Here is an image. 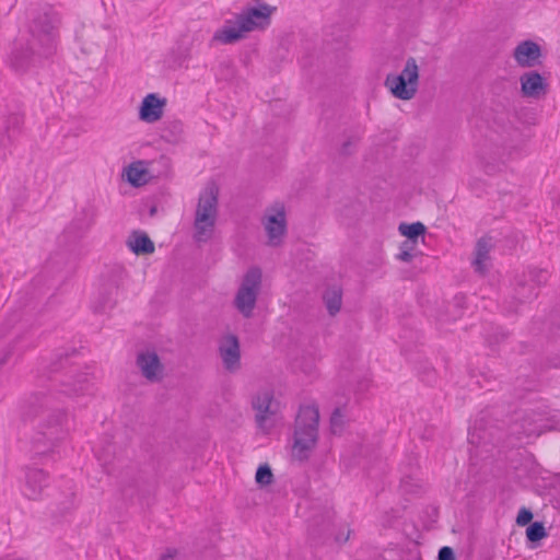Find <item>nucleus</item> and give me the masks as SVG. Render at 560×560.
<instances>
[{"mask_svg":"<svg viewBox=\"0 0 560 560\" xmlns=\"http://www.w3.org/2000/svg\"><path fill=\"white\" fill-rule=\"evenodd\" d=\"M23 419L33 425L32 447L36 455L52 453L69 434V417L52 394L35 392L27 399Z\"/></svg>","mask_w":560,"mask_h":560,"instance_id":"nucleus-1","label":"nucleus"},{"mask_svg":"<svg viewBox=\"0 0 560 560\" xmlns=\"http://www.w3.org/2000/svg\"><path fill=\"white\" fill-rule=\"evenodd\" d=\"M61 18L50 4L40 5L33 12L28 37L15 43L10 65L16 72H25L42 59L56 52Z\"/></svg>","mask_w":560,"mask_h":560,"instance_id":"nucleus-2","label":"nucleus"},{"mask_svg":"<svg viewBox=\"0 0 560 560\" xmlns=\"http://www.w3.org/2000/svg\"><path fill=\"white\" fill-rule=\"evenodd\" d=\"M276 7H271L261 0H255L254 7H247L235 16V21L228 20L225 25L218 30L212 40L222 44H233L243 39L246 33L262 30L270 24L271 14Z\"/></svg>","mask_w":560,"mask_h":560,"instance_id":"nucleus-3","label":"nucleus"},{"mask_svg":"<svg viewBox=\"0 0 560 560\" xmlns=\"http://www.w3.org/2000/svg\"><path fill=\"white\" fill-rule=\"evenodd\" d=\"M69 353L59 355L48 366L51 385L45 393L52 394L58 402L61 400V397L71 398L89 393L92 385L88 374L77 373L73 370H69Z\"/></svg>","mask_w":560,"mask_h":560,"instance_id":"nucleus-4","label":"nucleus"},{"mask_svg":"<svg viewBox=\"0 0 560 560\" xmlns=\"http://www.w3.org/2000/svg\"><path fill=\"white\" fill-rule=\"evenodd\" d=\"M219 187L215 183H208L200 192L196 213L194 229V238L197 243L208 242L213 234L218 217Z\"/></svg>","mask_w":560,"mask_h":560,"instance_id":"nucleus-5","label":"nucleus"},{"mask_svg":"<svg viewBox=\"0 0 560 560\" xmlns=\"http://www.w3.org/2000/svg\"><path fill=\"white\" fill-rule=\"evenodd\" d=\"M319 411L315 405L301 406L295 418L293 452L300 459L307 458L318 439Z\"/></svg>","mask_w":560,"mask_h":560,"instance_id":"nucleus-6","label":"nucleus"},{"mask_svg":"<svg viewBox=\"0 0 560 560\" xmlns=\"http://www.w3.org/2000/svg\"><path fill=\"white\" fill-rule=\"evenodd\" d=\"M262 273L260 268L252 267L244 275L241 285L234 298L235 308L245 318H250L261 289Z\"/></svg>","mask_w":560,"mask_h":560,"instance_id":"nucleus-7","label":"nucleus"},{"mask_svg":"<svg viewBox=\"0 0 560 560\" xmlns=\"http://www.w3.org/2000/svg\"><path fill=\"white\" fill-rule=\"evenodd\" d=\"M257 427L268 431L275 425L276 417L280 411V402L275 399L273 390L265 388L259 390L252 399Z\"/></svg>","mask_w":560,"mask_h":560,"instance_id":"nucleus-8","label":"nucleus"},{"mask_svg":"<svg viewBox=\"0 0 560 560\" xmlns=\"http://www.w3.org/2000/svg\"><path fill=\"white\" fill-rule=\"evenodd\" d=\"M262 224L268 236V244L278 246L287 233L285 208L281 202H276L266 209Z\"/></svg>","mask_w":560,"mask_h":560,"instance_id":"nucleus-9","label":"nucleus"},{"mask_svg":"<svg viewBox=\"0 0 560 560\" xmlns=\"http://www.w3.org/2000/svg\"><path fill=\"white\" fill-rule=\"evenodd\" d=\"M219 353L226 371L235 372L241 368V349L237 336L230 334L223 337L219 346Z\"/></svg>","mask_w":560,"mask_h":560,"instance_id":"nucleus-10","label":"nucleus"},{"mask_svg":"<svg viewBox=\"0 0 560 560\" xmlns=\"http://www.w3.org/2000/svg\"><path fill=\"white\" fill-rule=\"evenodd\" d=\"M541 48L530 39L521 42L513 51V58L522 68H533L541 63Z\"/></svg>","mask_w":560,"mask_h":560,"instance_id":"nucleus-11","label":"nucleus"},{"mask_svg":"<svg viewBox=\"0 0 560 560\" xmlns=\"http://www.w3.org/2000/svg\"><path fill=\"white\" fill-rule=\"evenodd\" d=\"M141 374L150 382H159L163 376L164 366L155 351L139 352L136 360Z\"/></svg>","mask_w":560,"mask_h":560,"instance_id":"nucleus-12","label":"nucleus"},{"mask_svg":"<svg viewBox=\"0 0 560 560\" xmlns=\"http://www.w3.org/2000/svg\"><path fill=\"white\" fill-rule=\"evenodd\" d=\"M48 486V474L40 468H26L23 493L30 500H38Z\"/></svg>","mask_w":560,"mask_h":560,"instance_id":"nucleus-13","label":"nucleus"},{"mask_svg":"<svg viewBox=\"0 0 560 560\" xmlns=\"http://www.w3.org/2000/svg\"><path fill=\"white\" fill-rule=\"evenodd\" d=\"M165 105V98L159 97L155 93L148 94L139 107V119L148 124L160 120Z\"/></svg>","mask_w":560,"mask_h":560,"instance_id":"nucleus-14","label":"nucleus"},{"mask_svg":"<svg viewBox=\"0 0 560 560\" xmlns=\"http://www.w3.org/2000/svg\"><path fill=\"white\" fill-rule=\"evenodd\" d=\"M521 92L525 97L539 98L547 93L548 84L537 71L525 72L520 78Z\"/></svg>","mask_w":560,"mask_h":560,"instance_id":"nucleus-15","label":"nucleus"},{"mask_svg":"<svg viewBox=\"0 0 560 560\" xmlns=\"http://www.w3.org/2000/svg\"><path fill=\"white\" fill-rule=\"evenodd\" d=\"M385 86L389 89L396 98L402 101L411 100L418 91V88L409 84V82H407L402 75L394 73H390L386 77Z\"/></svg>","mask_w":560,"mask_h":560,"instance_id":"nucleus-16","label":"nucleus"},{"mask_svg":"<svg viewBox=\"0 0 560 560\" xmlns=\"http://www.w3.org/2000/svg\"><path fill=\"white\" fill-rule=\"evenodd\" d=\"M542 421V419H534L532 416H525L521 423H515L512 428V434L517 435L521 439V435H525L527 438L530 436H539L542 432V424L538 423Z\"/></svg>","mask_w":560,"mask_h":560,"instance_id":"nucleus-17","label":"nucleus"},{"mask_svg":"<svg viewBox=\"0 0 560 560\" xmlns=\"http://www.w3.org/2000/svg\"><path fill=\"white\" fill-rule=\"evenodd\" d=\"M491 238L488 237H481L478 240L476 247H475V259L472 261V265L475 267V270L481 275L486 273V261L489 259V253L491 250Z\"/></svg>","mask_w":560,"mask_h":560,"instance_id":"nucleus-18","label":"nucleus"},{"mask_svg":"<svg viewBox=\"0 0 560 560\" xmlns=\"http://www.w3.org/2000/svg\"><path fill=\"white\" fill-rule=\"evenodd\" d=\"M131 237L128 241V246L136 255H147L154 252V243L145 233L133 232Z\"/></svg>","mask_w":560,"mask_h":560,"instance_id":"nucleus-19","label":"nucleus"},{"mask_svg":"<svg viewBox=\"0 0 560 560\" xmlns=\"http://www.w3.org/2000/svg\"><path fill=\"white\" fill-rule=\"evenodd\" d=\"M323 300L328 314L330 316H335L337 313H339L342 304L341 288L337 285L328 288L323 294Z\"/></svg>","mask_w":560,"mask_h":560,"instance_id":"nucleus-20","label":"nucleus"},{"mask_svg":"<svg viewBox=\"0 0 560 560\" xmlns=\"http://www.w3.org/2000/svg\"><path fill=\"white\" fill-rule=\"evenodd\" d=\"M398 231L401 233V235L406 236L408 240L415 241L418 243L419 237L423 238V235L427 231V228L421 222H413V223H400L398 226Z\"/></svg>","mask_w":560,"mask_h":560,"instance_id":"nucleus-21","label":"nucleus"},{"mask_svg":"<svg viewBox=\"0 0 560 560\" xmlns=\"http://www.w3.org/2000/svg\"><path fill=\"white\" fill-rule=\"evenodd\" d=\"M404 77V79L409 82V84L415 85L418 88L419 84V67L417 65V61L413 57H409L406 60L405 67L402 71L399 73Z\"/></svg>","mask_w":560,"mask_h":560,"instance_id":"nucleus-22","label":"nucleus"},{"mask_svg":"<svg viewBox=\"0 0 560 560\" xmlns=\"http://www.w3.org/2000/svg\"><path fill=\"white\" fill-rule=\"evenodd\" d=\"M118 294V284L117 282H110L102 289L101 292V303L102 308H112L116 304V296Z\"/></svg>","mask_w":560,"mask_h":560,"instance_id":"nucleus-23","label":"nucleus"},{"mask_svg":"<svg viewBox=\"0 0 560 560\" xmlns=\"http://www.w3.org/2000/svg\"><path fill=\"white\" fill-rule=\"evenodd\" d=\"M547 536L542 522H534L526 528V537L530 542H537Z\"/></svg>","mask_w":560,"mask_h":560,"instance_id":"nucleus-24","label":"nucleus"},{"mask_svg":"<svg viewBox=\"0 0 560 560\" xmlns=\"http://www.w3.org/2000/svg\"><path fill=\"white\" fill-rule=\"evenodd\" d=\"M256 482L260 487L268 486L273 481V474L268 464L259 465L255 476Z\"/></svg>","mask_w":560,"mask_h":560,"instance_id":"nucleus-25","label":"nucleus"},{"mask_svg":"<svg viewBox=\"0 0 560 560\" xmlns=\"http://www.w3.org/2000/svg\"><path fill=\"white\" fill-rule=\"evenodd\" d=\"M23 124V117L19 114H11L8 116L3 122V126H1L2 129L5 130V132H10L11 135H15V132L20 129L21 125Z\"/></svg>","mask_w":560,"mask_h":560,"instance_id":"nucleus-26","label":"nucleus"},{"mask_svg":"<svg viewBox=\"0 0 560 560\" xmlns=\"http://www.w3.org/2000/svg\"><path fill=\"white\" fill-rule=\"evenodd\" d=\"M127 180L135 187L140 186L144 180L142 179V176L145 174V171L142 168H139L133 165H129L127 171Z\"/></svg>","mask_w":560,"mask_h":560,"instance_id":"nucleus-27","label":"nucleus"},{"mask_svg":"<svg viewBox=\"0 0 560 560\" xmlns=\"http://www.w3.org/2000/svg\"><path fill=\"white\" fill-rule=\"evenodd\" d=\"M358 143V139L355 137H350L346 141L342 142L339 154L342 156H349L354 152V148Z\"/></svg>","mask_w":560,"mask_h":560,"instance_id":"nucleus-28","label":"nucleus"},{"mask_svg":"<svg viewBox=\"0 0 560 560\" xmlns=\"http://www.w3.org/2000/svg\"><path fill=\"white\" fill-rule=\"evenodd\" d=\"M13 135L10 132H5L4 129L0 127V154H5V151L10 148L12 143Z\"/></svg>","mask_w":560,"mask_h":560,"instance_id":"nucleus-29","label":"nucleus"},{"mask_svg":"<svg viewBox=\"0 0 560 560\" xmlns=\"http://www.w3.org/2000/svg\"><path fill=\"white\" fill-rule=\"evenodd\" d=\"M532 520H533L532 511L526 509V508H522L518 511V514H517V517H516V524L518 526H525V525L530 524Z\"/></svg>","mask_w":560,"mask_h":560,"instance_id":"nucleus-30","label":"nucleus"},{"mask_svg":"<svg viewBox=\"0 0 560 560\" xmlns=\"http://www.w3.org/2000/svg\"><path fill=\"white\" fill-rule=\"evenodd\" d=\"M529 278L533 282L542 284L547 282L548 273L542 269H532L529 270Z\"/></svg>","mask_w":560,"mask_h":560,"instance_id":"nucleus-31","label":"nucleus"},{"mask_svg":"<svg viewBox=\"0 0 560 560\" xmlns=\"http://www.w3.org/2000/svg\"><path fill=\"white\" fill-rule=\"evenodd\" d=\"M330 425L334 433L337 431H341L342 429V415L340 412V409L337 408L334 410L331 417H330Z\"/></svg>","mask_w":560,"mask_h":560,"instance_id":"nucleus-32","label":"nucleus"},{"mask_svg":"<svg viewBox=\"0 0 560 560\" xmlns=\"http://www.w3.org/2000/svg\"><path fill=\"white\" fill-rule=\"evenodd\" d=\"M438 559L439 560H455V553L451 547L445 546L439 550Z\"/></svg>","mask_w":560,"mask_h":560,"instance_id":"nucleus-33","label":"nucleus"},{"mask_svg":"<svg viewBox=\"0 0 560 560\" xmlns=\"http://www.w3.org/2000/svg\"><path fill=\"white\" fill-rule=\"evenodd\" d=\"M417 244L415 241H411V240H408L406 238V241H404L400 245V249H404V250H408L410 253H413V250L416 249L417 247Z\"/></svg>","mask_w":560,"mask_h":560,"instance_id":"nucleus-34","label":"nucleus"},{"mask_svg":"<svg viewBox=\"0 0 560 560\" xmlns=\"http://www.w3.org/2000/svg\"><path fill=\"white\" fill-rule=\"evenodd\" d=\"M415 254L410 253L408 250L400 249V253L398 254L397 258L405 262H410L413 258Z\"/></svg>","mask_w":560,"mask_h":560,"instance_id":"nucleus-35","label":"nucleus"},{"mask_svg":"<svg viewBox=\"0 0 560 560\" xmlns=\"http://www.w3.org/2000/svg\"><path fill=\"white\" fill-rule=\"evenodd\" d=\"M72 497H73V495H71V497L67 500L66 505L61 509V511H60V513H59L61 516H62V515H65V514H67L68 512H70V511L73 509V498H72Z\"/></svg>","mask_w":560,"mask_h":560,"instance_id":"nucleus-36","label":"nucleus"},{"mask_svg":"<svg viewBox=\"0 0 560 560\" xmlns=\"http://www.w3.org/2000/svg\"><path fill=\"white\" fill-rule=\"evenodd\" d=\"M176 555V549H168L164 555L161 556L160 560H174Z\"/></svg>","mask_w":560,"mask_h":560,"instance_id":"nucleus-37","label":"nucleus"},{"mask_svg":"<svg viewBox=\"0 0 560 560\" xmlns=\"http://www.w3.org/2000/svg\"><path fill=\"white\" fill-rule=\"evenodd\" d=\"M155 212H156V208H155V207H152V208L150 209V214H151V215H153V214H155Z\"/></svg>","mask_w":560,"mask_h":560,"instance_id":"nucleus-38","label":"nucleus"},{"mask_svg":"<svg viewBox=\"0 0 560 560\" xmlns=\"http://www.w3.org/2000/svg\"><path fill=\"white\" fill-rule=\"evenodd\" d=\"M174 128H178V129H180V124L175 122V124H174Z\"/></svg>","mask_w":560,"mask_h":560,"instance_id":"nucleus-39","label":"nucleus"},{"mask_svg":"<svg viewBox=\"0 0 560 560\" xmlns=\"http://www.w3.org/2000/svg\"><path fill=\"white\" fill-rule=\"evenodd\" d=\"M7 361V355L1 359V363H4Z\"/></svg>","mask_w":560,"mask_h":560,"instance_id":"nucleus-40","label":"nucleus"},{"mask_svg":"<svg viewBox=\"0 0 560 560\" xmlns=\"http://www.w3.org/2000/svg\"><path fill=\"white\" fill-rule=\"evenodd\" d=\"M348 538H349V535H348V536H346V537L342 539V541H343V542H345V541H347V540H348Z\"/></svg>","mask_w":560,"mask_h":560,"instance_id":"nucleus-41","label":"nucleus"}]
</instances>
